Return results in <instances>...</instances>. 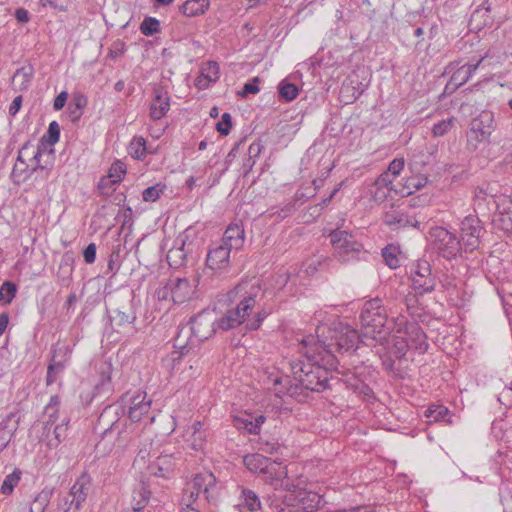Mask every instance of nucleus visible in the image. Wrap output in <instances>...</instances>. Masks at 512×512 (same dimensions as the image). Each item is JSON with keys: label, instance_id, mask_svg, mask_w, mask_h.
Here are the masks:
<instances>
[{"label": "nucleus", "instance_id": "obj_1", "mask_svg": "<svg viewBox=\"0 0 512 512\" xmlns=\"http://www.w3.org/2000/svg\"><path fill=\"white\" fill-rule=\"evenodd\" d=\"M302 344L305 348L306 361L298 360L290 364L294 379L299 382L300 393L303 394L304 391L323 392L331 389L332 382L339 381V378L332 374L337 370L338 359L331 353V350L322 347V344L308 348V341L305 339Z\"/></svg>", "mask_w": 512, "mask_h": 512}, {"label": "nucleus", "instance_id": "obj_2", "mask_svg": "<svg viewBox=\"0 0 512 512\" xmlns=\"http://www.w3.org/2000/svg\"><path fill=\"white\" fill-rule=\"evenodd\" d=\"M362 337L377 341L383 345L393 329L382 300L374 298L364 303L360 313Z\"/></svg>", "mask_w": 512, "mask_h": 512}, {"label": "nucleus", "instance_id": "obj_3", "mask_svg": "<svg viewBox=\"0 0 512 512\" xmlns=\"http://www.w3.org/2000/svg\"><path fill=\"white\" fill-rule=\"evenodd\" d=\"M260 287L251 285L247 289L246 284L237 285L233 290L229 291L227 296L230 301L240 298L235 308L228 310L217 322V327L223 331L233 329L244 322L246 316L254 308L257 297L260 294Z\"/></svg>", "mask_w": 512, "mask_h": 512}, {"label": "nucleus", "instance_id": "obj_4", "mask_svg": "<svg viewBox=\"0 0 512 512\" xmlns=\"http://www.w3.org/2000/svg\"><path fill=\"white\" fill-rule=\"evenodd\" d=\"M329 237L334 257L343 264L360 260L366 253L363 245L348 231L335 229L330 232Z\"/></svg>", "mask_w": 512, "mask_h": 512}, {"label": "nucleus", "instance_id": "obj_5", "mask_svg": "<svg viewBox=\"0 0 512 512\" xmlns=\"http://www.w3.org/2000/svg\"><path fill=\"white\" fill-rule=\"evenodd\" d=\"M433 244L438 253L446 258L453 259L460 253L461 241L457 236L444 227H434L430 231Z\"/></svg>", "mask_w": 512, "mask_h": 512}, {"label": "nucleus", "instance_id": "obj_6", "mask_svg": "<svg viewBox=\"0 0 512 512\" xmlns=\"http://www.w3.org/2000/svg\"><path fill=\"white\" fill-rule=\"evenodd\" d=\"M365 340L366 338L362 337V333L359 334L356 329L346 325L335 333L327 346L322 345V347L331 350L332 354L334 350L340 353H348L356 351L360 343L366 344Z\"/></svg>", "mask_w": 512, "mask_h": 512}, {"label": "nucleus", "instance_id": "obj_7", "mask_svg": "<svg viewBox=\"0 0 512 512\" xmlns=\"http://www.w3.org/2000/svg\"><path fill=\"white\" fill-rule=\"evenodd\" d=\"M411 280L412 288L419 295L431 293L436 286V278L432 273L431 265L423 259L412 265Z\"/></svg>", "mask_w": 512, "mask_h": 512}, {"label": "nucleus", "instance_id": "obj_8", "mask_svg": "<svg viewBox=\"0 0 512 512\" xmlns=\"http://www.w3.org/2000/svg\"><path fill=\"white\" fill-rule=\"evenodd\" d=\"M214 488L215 478L212 474L196 475L185 490L183 495V504L187 507H191L199 498L200 494H203L205 499L210 501L213 498L211 491L214 490Z\"/></svg>", "mask_w": 512, "mask_h": 512}, {"label": "nucleus", "instance_id": "obj_9", "mask_svg": "<svg viewBox=\"0 0 512 512\" xmlns=\"http://www.w3.org/2000/svg\"><path fill=\"white\" fill-rule=\"evenodd\" d=\"M460 230V241L469 251L478 248L480 239L486 232L481 220L476 215L466 216L461 222Z\"/></svg>", "mask_w": 512, "mask_h": 512}, {"label": "nucleus", "instance_id": "obj_10", "mask_svg": "<svg viewBox=\"0 0 512 512\" xmlns=\"http://www.w3.org/2000/svg\"><path fill=\"white\" fill-rule=\"evenodd\" d=\"M493 114L489 111H483L478 117L472 120L471 128L468 132V142L472 145V141L484 142L488 141L494 129Z\"/></svg>", "mask_w": 512, "mask_h": 512}, {"label": "nucleus", "instance_id": "obj_11", "mask_svg": "<svg viewBox=\"0 0 512 512\" xmlns=\"http://www.w3.org/2000/svg\"><path fill=\"white\" fill-rule=\"evenodd\" d=\"M264 471L260 474V477L264 481L265 484L273 487L275 491H280V489H291L292 486H288L286 481L290 478L288 477L287 468L282 466L281 463L272 460L268 465H265Z\"/></svg>", "mask_w": 512, "mask_h": 512}, {"label": "nucleus", "instance_id": "obj_12", "mask_svg": "<svg viewBox=\"0 0 512 512\" xmlns=\"http://www.w3.org/2000/svg\"><path fill=\"white\" fill-rule=\"evenodd\" d=\"M109 318L113 328H121L133 324L137 319L136 311L133 307V297L122 299Z\"/></svg>", "mask_w": 512, "mask_h": 512}, {"label": "nucleus", "instance_id": "obj_13", "mask_svg": "<svg viewBox=\"0 0 512 512\" xmlns=\"http://www.w3.org/2000/svg\"><path fill=\"white\" fill-rule=\"evenodd\" d=\"M187 240V235H179L175 239L173 247L168 250L166 258L170 267L180 268L187 263L192 246V242L187 243Z\"/></svg>", "mask_w": 512, "mask_h": 512}, {"label": "nucleus", "instance_id": "obj_14", "mask_svg": "<svg viewBox=\"0 0 512 512\" xmlns=\"http://www.w3.org/2000/svg\"><path fill=\"white\" fill-rule=\"evenodd\" d=\"M190 331L193 337L202 342L207 340L216 332V321H214L209 313L201 312L190 320Z\"/></svg>", "mask_w": 512, "mask_h": 512}, {"label": "nucleus", "instance_id": "obj_15", "mask_svg": "<svg viewBox=\"0 0 512 512\" xmlns=\"http://www.w3.org/2000/svg\"><path fill=\"white\" fill-rule=\"evenodd\" d=\"M501 207L493 209L492 225L495 229L512 235V203L506 198H501Z\"/></svg>", "mask_w": 512, "mask_h": 512}, {"label": "nucleus", "instance_id": "obj_16", "mask_svg": "<svg viewBox=\"0 0 512 512\" xmlns=\"http://www.w3.org/2000/svg\"><path fill=\"white\" fill-rule=\"evenodd\" d=\"M91 489V478L86 473H83L77 478L72 485L69 496L71 497L70 505H73L76 511H79L82 504L86 501L87 496Z\"/></svg>", "mask_w": 512, "mask_h": 512}, {"label": "nucleus", "instance_id": "obj_17", "mask_svg": "<svg viewBox=\"0 0 512 512\" xmlns=\"http://www.w3.org/2000/svg\"><path fill=\"white\" fill-rule=\"evenodd\" d=\"M60 138V126L56 121H52L46 133L41 137L40 139V145L37 147V150L34 152L33 157L31 158V161L35 162V167L32 168V171H35L37 169L44 170L45 167L40 164V157L42 155V147L45 145L53 146L55 145Z\"/></svg>", "mask_w": 512, "mask_h": 512}, {"label": "nucleus", "instance_id": "obj_18", "mask_svg": "<svg viewBox=\"0 0 512 512\" xmlns=\"http://www.w3.org/2000/svg\"><path fill=\"white\" fill-rule=\"evenodd\" d=\"M170 109V96L163 87H156L150 105V117L153 120L162 119Z\"/></svg>", "mask_w": 512, "mask_h": 512}, {"label": "nucleus", "instance_id": "obj_19", "mask_svg": "<svg viewBox=\"0 0 512 512\" xmlns=\"http://www.w3.org/2000/svg\"><path fill=\"white\" fill-rule=\"evenodd\" d=\"M18 413H9L0 424V453L9 445L19 426Z\"/></svg>", "mask_w": 512, "mask_h": 512}, {"label": "nucleus", "instance_id": "obj_20", "mask_svg": "<svg viewBox=\"0 0 512 512\" xmlns=\"http://www.w3.org/2000/svg\"><path fill=\"white\" fill-rule=\"evenodd\" d=\"M232 249L223 243L209 250L206 258V264L211 270H219L228 266L230 252Z\"/></svg>", "mask_w": 512, "mask_h": 512}, {"label": "nucleus", "instance_id": "obj_21", "mask_svg": "<svg viewBox=\"0 0 512 512\" xmlns=\"http://www.w3.org/2000/svg\"><path fill=\"white\" fill-rule=\"evenodd\" d=\"M405 337L411 349L418 350L420 353H425L428 349V343L426 342V334L423 329L416 323H411L406 326Z\"/></svg>", "mask_w": 512, "mask_h": 512}, {"label": "nucleus", "instance_id": "obj_22", "mask_svg": "<svg viewBox=\"0 0 512 512\" xmlns=\"http://www.w3.org/2000/svg\"><path fill=\"white\" fill-rule=\"evenodd\" d=\"M300 495V510L303 512H316L327 503L324 496L315 491L302 488Z\"/></svg>", "mask_w": 512, "mask_h": 512}, {"label": "nucleus", "instance_id": "obj_23", "mask_svg": "<svg viewBox=\"0 0 512 512\" xmlns=\"http://www.w3.org/2000/svg\"><path fill=\"white\" fill-rule=\"evenodd\" d=\"M176 466V458L173 454H164L156 458L149 466L151 473L157 477H168Z\"/></svg>", "mask_w": 512, "mask_h": 512}, {"label": "nucleus", "instance_id": "obj_24", "mask_svg": "<svg viewBox=\"0 0 512 512\" xmlns=\"http://www.w3.org/2000/svg\"><path fill=\"white\" fill-rule=\"evenodd\" d=\"M245 232L240 224H231L224 232L222 242L230 249H240L244 243Z\"/></svg>", "mask_w": 512, "mask_h": 512}, {"label": "nucleus", "instance_id": "obj_25", "mask_svg": "<svg viewBox=\"0 0 512 512\" xmlns=\"http://www.w3.org/2000/svg\"><path fill=\"white\" fill-rule=\"evenodd\" d=\"M362 83L353 78L346 79L340 88V97L345 103H353L363 93Z\"/></svg>", "mask_w": 512, "mask_h": 512}, {"label": "nucleus", "instance_id": "obj_26", "mask_svg": "<svg viewBox=\"0 0 512 512\" xmlns=\"http://www.w3.org/2000/svg\"><path fill=\"white\" fill-rule=\"evenodd\" d=\"M172 288V300L174 303H184L190 299L193 291L189 281L186 278H177L170 282Z\"/></svg>", "mask_w": 512, "mask_h": 512}, {"label": "nucleus", "instance_id": "obj_27", "mask_svg": "<svg viewBox=\"0 0 512 512\" xmlns=\"http://www.w3.org/2000/svg\"><path fill=\"white\" fill-rule=\"evenodd\" d=\"M482 60L483 59H480L476 64H467L457 69L451 76L449 83L446 85V89H449L450 85H454L452 90H455L465 84L479 67Z\"/></svg>", "mask_w": 512, "mask_h": 512}, {"label": "nucleus", "instance_id": "obj_28", "mask_svg": "<svg viewBox=\"0 0 512 512\" xmlns=\"http://www.w3.org/2000/svg\"><path fill=\"white\" fill-rule=\"evenodd\" d=\"M88 104V98L80 93H74L72 100L68 105L67 113L72 123H77L83 115V109Z\"/></svg>", "mask_w": 512, "mask_h": 512}, {"label": "nucleus", "instance_id": "obj_29", "mask_svg": "<svg viewBox=\"0 0 512 512\" xmlns=\"http://www.w3.org/2000/svg\"><path fill=\"white\" fill-rule=\"evenodd\" d=\"M151 496L149 486L144 481H140L133 490V507L131 512H140L148 504Z\"/></svg>", "mask_w": 512, "mask_h": 512}, {"label": "nucleus", "instance_id": "obj_30", "mask_svg": "<svg viewBox=\"0 0 512 512\" xmlns=\"http://www.w3.org/2000/svg\"><path fill=\"white\" fill-rule=\"evenodd\" d=\"M383 222L386 225L393 227V229L411 225L408 216H406L400 209L394 208L393 206L384 213Z\"/></svg>", "mask_w": 512, "mask_h": 512}, {"label": "nucleus", "instance_id": "obj_31", "mask_svg": "<svg viewBox=\"0 0 512 512\" xmlns=\"http://www.w3.org/2000/svg\"><path fill=\"white\" fill-rule=\"evenodd\" d=\"M238 506L246 508L250 512H255L262 509V503L258 494L248 488H242Z\"/></svg>", "mask_w": 512, "mask_h": 512}, {"label": "nucleus", "instance_id": "obj_32", "mask_svg": "<svg viewBox=\"0 0 512 512\" xmlns=\"http://www.w3.org/2000/svg\"><path fill=\"white\" fill-rule=\"evenodd\" d=\"M271 461V458L265 457L259 453L248 454L243 458V463L246 468L250 472L258 474L259 476L266 468L265 465H268Z\"/></svg>", "mask_w": 512, "mask_h": 512}, {"label": "nucleus", "instance_id": "obj_33", "mask_svg": "<svg viewBox=\"0 0 512 512\" xmlns=\"http://www.w3.org/2000/svg\"><path fill=\"white\" fill-rule=\"evenodd\" d=\"M51 352L52 356L49 364L57 367V371H63L71 354L69 346L58 343L52 347Z\"/></svg>", "mask_w": 512, "mask_h": 512}, {"label": "nucleus", "instance_id": "obj_34", "mask_svg": "<svg viewBox=\"0 0 512 512\" xmlns=\"http://www.w3.org/2000/svg\"><path fill=\"white\" fill-rule=\"evenodd\" d=\"M501 198H496L495 195L488 194L484 189L480 188L475 192V206L477 209H482L486 205L489 211L499 209L501 207Z\"/></svg>", "mask_w": 512, "mask_h": 512}, {"label": "nucleus", "instance_id": "obj_35", "mask_svg": "<svg viewBox=\"0 0 512 512\" xmlns=\"http://www.w3.org/2000/svg\"><path fill=\"white\" fill-rule=\"evenodd\" d=\"M209 0H187L180 10L187 17H195L205 13L209 8Z\"/></svg>", "mask_w": 512, "mask_h": 512}, {"label": "nucleus", "instance_id": "obj_36", "mask_svg": "<svg viewBox=\"0 0 512 512\" xmlns=\"http://www.w3.org/2000/svg\"><path fill=\"white\" fill-rule=\"evenodd\" d=\"M99 381L95 385V390L98 394L108 393L111 391V379H112V365L110 363H103L99 368Z\"/></svg>", "mask_w": 512, "mask_h": 512}, {"label": "nucleus", "instance_id": "obj_37", "mask_svg": "<svg viewBox=\"0 0 512 512\" xmlns=\"http://www.w3.org/2000/svg\"><path fill=\"white\" fill-rule=\"evenodd\" d=\"M288 486H292L291 489H281L282 491H285L286 494L281 496L282 503L284 507H292L296 508V505H300V498H301V490L302 488L299 487L298 484H295L294 481L289 479L286 481Z\"/></svg>", "mask_w": 512, "mask_h": 512}, {"label": "nucleus", "instance_id": "obj_38", "mask_svg": "<svg viewBox=\"0 0 512 512\" xmlns=\"http://www.w3.org/2000/svg\"><path fill=\"white\" fill-rule=\"evenodd\" d=\"M332 263L333 259L328 256H314L307 262L305 272L311 276L318 271H325L329 269Z\"/></svg>", "mask_w": 512, "mask_h": 512}, {"label": "nucleus", "instance_id": "obj_39", "mask_svg": "<svg viewBox=\"0 0 512 512\" xmlns=\"http://www.w3.org/2000/svg\"><path fill=\"white\" fill-rule=\"evenodd\" d=\"M425 417L430 420V422H447L450 423V411L447 407L443 405H432L429 406L425 413Z\"/></svg>", "mask_w": 512, "mask_h": 512}, {"label": "nucleus", "instance_id": "obj_40", "mask_svg": "<svg viewBox=\"0 0 512 512\" xmlns=\"http://www.w3.org/2000/svg\"><path fill=\"white\" fill-rule=\"evenodd\" d=\"M274 385H280L282 388L280 392L287 393L288 395L295 397L300 393V385L299 382L295 381L294 377L290 378L289 376L277 377L274 379Z\"/></svg>", "mask_w": 512, "mask_h": 512}, {"label": "nucleus", "instance_id": "obj_41", "mask_svg": "<svg viewBox=\"0 0 512 512\" xmlns=\"http://www.w3.org/2000/svg\"><path fill=\"white\" fill-rule=\"evenodd\" d=\"M399 253V247L394 244H388L382 249L383 260L389 268L396 269L400 266Z\"/></svg>", "mask_w": 512, "mask_h": 512}, {"label": "nucleus", "instance_id": "obj_42", "mask_svg": "<svg viewBox=\"0 0 512 512\" xmlns=\"http://www.w3.org/2000/svg\"><path fill=\"white\" fill-rule=\"evenodd\" d=\"M409 349L411 348L408 340L404 337L396 336L392 339V345L388 352L393 355L395 359L402 360Z\"/></svg>", "mask_w": 512, "mask_h": 512}, {"label": "nucleus", "instance_id": "obj_43", "mask_svg": "<svg viewBox=\"0 0 512 512\" xmlns=\"http://www.w3.org/2000/svg\"><path fill=\"white\" fill-rule=\"evenodd\" d=\"M278 94L281 99L286 102H290L298 96L299 89L294 83H291L285 79L282 80L278 85Z\"/></svg>", "mask_w": 512, "mask_h": 512}, {"label": "nucleus", "instance_id": "obj_44", "mask_svg": "<svg viewBox=\"0 0 512 512\" xmlns=\"http://www.w3.org/2000/svg\"><path fill=\"white\" fill-rule=\"evenodd\" d=\"M232 422L238 430H245L249 434L257 435V424H253L252 415L235 416Z\"/></svg>", "mask_w": 512, "mask_h": 512}, {"label": "nucleus", "instance_id": "obj_45", "mask_svg": "<svg viewBox=\"0 0 512 512\" xmlns=\"http://www.w3.org/2000/svg\"><path fill=\"white\" fill-rule=\"evenodd\" d=\"M17 293V286L11 281H5L0 287V303L10 304Z\"/></svg>", "mask_w": 512, "mask_h": 512}, {"label": "nucleus", "instance_id": "obj_46", "mask_svg": "<svg viewBox=\"0 0 512 512\" xmlns=\"http://www.w3.org/2000/svg\"><path fill=\"white\" fill-rule=\"evenodd\" d=\"M51 492L42 491L33 500L30 512H44L50 502Z\"/></svg>", "mask_w": 512, "mask_h": 512}, {"label": "nucleus", "instance_id": "obj_47", "mask_svg": "<svg viewBox=\"0 0 512 512\" xmlns=\"http://www.w3.org/2000/svg\"><path fill=\"white\" fill-rule=\"evenodd\" d=\"M347 386L354 392L362 395L364 398H370L373 395L372 389L363 381L353 377L347 380Z\"/></svg>", "mask_w": 512, "mask_h": 512}, {"label": "nucleus", "instance_id": "obj_48", "mask_svg": "<svg viewBox=\"0 0 512 512\" xmlns=\"http://www.w3.org/2000/svg\"><path fill=\"white\" fill-rule=\"evenodd\" d=\"M34 69L32 66H24L16 70L13 75V81L19 79L20 77L23 79L20 83L21 89H26L28 84L30 83L33 77Z\"/></svg>", "mask_w": 512, "mask_h": 512}, {"label": "nucleus", "instance_id": "obj_49", "mask_svg": "<svg viewBox=\"0 0 512 512\" xmlns=\"http://www.w3.org/2000/svg\"><path fill=\"white\" fill-rule=\"evenodd\" d=\"M160 22L154 17H146L140 24V31L145 36H153L159 31Z\"/></svg>", "mask_w": 512, "mask_h": 512}, {"label": "nucleus", "instance_id": "obj_50", "mask_svg": "<svg viewBox=\"0 0 512 512\" xmlns=\"http://www.w3.org/2000/svg\"><path fill=\"white\" fill-rule=\"evenodd\" d=\"M20 475L21 472L19 470H15L11 474L7 475L3 481L1 492L3 494H10L14 487L19 483Z\"/></svg>", "mask_w": 512, "mask_h": 512}, {"label": "nucleus", "instance_id": "obj_51", "mask_svg": "<svg viewBox=\"0 0 512 512\" xmlns=\"http://www.w3.org/2000/svg\"><path fill=\"white\" fill-rule=\"evenodd\" d=\"M130 154L136 159H144L146 156V143L143 138L134 139L129 146Z\"/></svg>", "mask_w": 512, "mask_h": 512}, {"label": "nucleus", "instance_id": "obj_52", "mask_svg": "<svg viewBox=\"0 0 512 512\" xmlns=\"http://www.w3.org/2000/svg\"><path fill=\"white\" fill-rule=\"evenodd\" d=\"M163 192H164V186L159 183L154 186H150V187L146 188L142 192V197H143V200L146 202H155L156 200H158L160 198V196H161V194H163Z\"/></svg>", "mask_w": 512, "mask_h": 512}, {"label": "nucleus", "instance_id": "obj_53", "mask_svg": "<svg viewBox=\"0 0 512 512\" xmlns=\"http://www.w3.org/2000/svg\"><path fill=\"white\" fill-rule=\"evenodd\" d=\"M67 422L56 425L53 429L54 438L48 440V446L50 448H56L63 439L66 438Z\"/></svg>", "mask_w": 512, "mask_h": 512}, {"label": "nucleus", "instance_id": "obj_54", "mask_svg": "<svg viewBox=\"0 0 512 512\" xmlns=\"http://www.w3.org/2000/svg\"><path fill=\"white\" fill-rule=\"evenodd\" d=\"M428 182V178L425 176H414L407 179L405 188L408 190L407 194H412L413 191L411 189L420 190L422 189Z\"/></svg>", "mask_w": 512, "mask_h": 512}, {"label": "nucleus", "instance_id": "obj_55", "mask_svg": "<svg viewBox=\"0 0 512 512\" xmlns=\"http://www.w3.org/2000/svg\"><path fill=\"white\" fill-rule=\"evenodd\" d=\"M151 405V400L147 401V403H142L140 408L129 407L128 416L132 422H138L142 419L143 415L149 412Z\"/></svg>", "mask_w": 512, "mask_h": 512}, {"label": "nucleus", "instance_id": "obj_56", "mask_svg": "<svg viewBox=\"0 0 512 512\" xmlns=\"http://www.w3.org/2000/svg\"><path fill=\"white\" fill-rule=\"evenodd\" d=\"M265 503L272 512H279L280 510H286L288 508L283 506L281 495H278L276 492L269 494L265 498Z\"/></svg>", "mask_w": 512, "mask_h": 512}, {"label": "nucleus", "instance_id": "obj_57", "mask_svg": "<svg viewBox=\"0 0 512 512\" xmlns=\"http://www.w3.org/2000/svg\"><path fill=\"white\" fill-rule=\"evenodd\" d=\"M232 127V117L230 113L225 112L221 120L216 124V130L220 133V135L226 136L230 133Z\"/></svg>", "mask_w": 512, "mask_h": 512}, {"label": "nucleus", "instance_id": "obj_58", "mask_svg": "<svg viewBox=\"0 0 512 512\" xmlns=\"http://www.w3.org/2000/svg\"><path fill=\"white\" fill-rule=\"evenodd\" d=\"M260 79L258 77H254L249 82L245 83L242 90L238 93V95L242 98H246L249 94H256L259 92V84Z\"/></svg>", "mask_w": 512, "mask_h": 512}, {"label": "nucleus", "instance_id": "obj_59", "mask_svg": "<svg viewBox=\"0 0 512 512\" xmlns=\"http://www.w3.org/2000/svg\"><path fill=\"white\" fill-rule=\"evenodd\" d=\"M203 424L200 421H196L193 424V447L194 449H199L202 446V442L204 439L203 432H202Z\"/></svg>", "mask_w": 512, "mask_h": 512}, {"label": "nucleus", "instance_id": "obj_60", "mask_svg": "<svg viewBox=\"0 0 512 512\" xmlns=\"http://www.w3.org/2000/svg\"><path fill=\"white\" fill-rule=\"evenodd\" d=\"M452 125V119L442 120L434 124L432 128L433 135L436 137L445 135L452 128Z\"/></svg>", "mask_w": 512, "mask_h": 512}, {"label": "nucleus", "instance_id": "obj_61", "mask_svg": "<svg viewBox=\"0 0 512 512\" xmlns=\"http://www.w3.org/2000/svg\"><path fill=\"white\" fill-rule=\"evenodd\" d=\"M392 183L393 178H391L389 172H384L374 181V187H379L390 192L393 189Z\"/></svg>", "mask_w": 512, "mask_h": 512}, {"label": "nucleus", "instance_id": "obj_62", "mask_svg": "<svg viewBox=\"0 0 512 512\" xmlns=\"http://www.w3.org/2000/svg\"><path fill=\"white\" fill-rule=\"evenodd\" d=\"M119 259L120 246L118 245L115 249L112 250L108 260V270L113 274H115L120 268Z\"/></svg>", "mask_w": 512, "mask_h": 512}, {"label": "nucleus", "instance_id": "obj_63", "mask_svg": "<svg viewBox=\"0 0 512 512\" xmlns=\"http://www.w3.org/2000/svg\"><path fill=\"white\" fill-rule=\"evenodd\" d=\"M269 315V313L265 310V309H262L261 311L257 312L256 315H255V318L248 321L247 324H246V328L248 330H257L261 323L263 322V320Z\"/></svg>", "mask_w": 512, "mask_h": 512}, {"label": "nucleus", "instance_id": "obj_64", "mask_svg": "<svg viewBox=\"0 0 512 512\" xmlns=\"http://www.w3.org/2000/svg\"><path fill=\"white\" fill-rule=\"evenodd\" d=\"M207 74L205 75V77L210 81V82H216L219 78V65L217 62H213V61H210L208 62L207 64Z\"/></svg>", "mask_w": 512, "mask_h": 512}]
</instances>
